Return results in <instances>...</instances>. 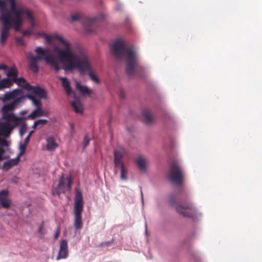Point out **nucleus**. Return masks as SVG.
Wrapping results in <instances>:
<instances>
[{
  "label": "nucleus",
  "mask_w": 262,
  "mask_h": 262,
  "mask_svg": "<svg viewBox=\"0 0 262 262\" xmlns=\"http://www.w3.org/2000/svg\"><path fill=\"white\" fill-rule=\"evenodd\" d=\"M111 51L118 60L124 59L126 62V73L129 76L134 75L137 69L143 70L144 68L140 64L138 55L133 46H126L122 40L115 41Z\"/></svg>",
  "instance_id": "f257e3e1"
},
{
  "label": "nucleus",
  "mask_w": 262,
  "mask_h": 262,
  "mask_svg": "<svg viewBox=\"0 0 262 262\" xmlns=\"http://www.w3.org/2000/svg\"><path fill=\"white\" fill-rule=\"evenodd\" d=\"M73 56L74 57L64 64V69L70 71L77 69L81 75L88 73L91 80L99 83V78L93 72L89 58L81 47L78 49Z\"/></svg>",
  "instance_id": "f03ea898"
},
{
  "label": "nucleus",
  "mask_w": 262,
  "mask_h": 262,
  "mask_svg": "<svg viewBox=\"0 0 262 262\" xmlns=\"http://www.w3.org/2000/svg\"><path fill=\"white\" fill-rule=\"evenodd\" d=\"M42 34L48 43H51L53 39H56L59 41L62 47L61 49L57 47L54 48V50L57 52L59 61L64 64L68 60L74 57V53L80 47L78 45H72L67 40L57 34L53 35H49L46 33H42Z\"/></svg>",
  "instance_id": "7ed1b4c3"
},
{
  "label": "nucleus",
  "mask_w": 262,
  "mask_h": 262,
  "mask_svg": "<svg viewBox=\"0 0 262 262\" xmlns=\"http://www.w3.org/2000/svg\"><path fill=\"white\" fill-rule=\"evenodd\" d=\"M34 51L37 54L36 56L30 53L28 57L29 60V68L34 73L38 72V61L42 60H45L46 63L53 68L56 72L61 69L57 60L51 55H47V53H49V49L43 50L42 48L37 47Z\"/></svg>",
  "instance_id": "20e7f679"
},
{
  "label": "nucleus",
  "mask_w": 262,
  "mask_h": 262,
  "mask_svg": "<svg viewBox=\"0 0 262 262\" xmlns=\"http://www.w3.org/2000/svg\"><path fill=\"white\" fill-rule=\"evenodd\" d=\"M169 203L173 205L177 213L185 217L192 218L196 213V210L194 205L189 201L184 203H176V197L171 194L169 196Z\"/></svg>",
  "instance_id": "39448f33"
},
{
  "label": "nucleus",
  "mask_w": 262,
  "mask_h": 262,
  "mask_svg": "<svg viewBox=\"0 0 262 262\" xmlns=\"http://www.w3.org/2000/svg\"><path fill=\"white\" fill-rule=\"evenodd\" d=\"M83 210V201L82 193L77 190L76 191L74 204V222L73 225L75 230L82 228V212Z\"/></svg>",
  "instance_id": "423d86ee"
},
{
  "label": "nucleus",
  "mask_w": 262,
  "mask_h": 262,
  "mask_svg": "<svg viewBox=\"0 0 262 262\" xmlns=\"http://www.w3.org/2000/svg\"><path fill=\"white\" fill-rule=\"evenodd\" d=\"M0 7L2 9L0 16V20L3 23V27L1 30L0 42L4 45L9 36V32L11 28L14 25L10 20V12L8 9H4V4L0 3Z\"/></svg>",
  "instance_id": "0eeeda50"
},
{
  "label": "nucleus",
  "mask_w": 262,
  "mask_h": 262,
  "mask_svg": "<svg viewBox=\"0 0 262 262\" xmlns=\"http://www.w3.org/2000/svg\"><path fill=\"white\" fill-rule=\"evenodd\" d=\"M71 19L73 21H80L88 33L94 31L102 21L101 19L96 17L92 18L85 17L80 13L72 15Z\"/></svg>",
  "instance_id": "6e6552de"
},
{
  "label": "nucleus",
  "mask_w": 262,
  "mask_h": 262,
  "mask_svg": "<svg viewBox=\"0 0 262 262\" xmlns=\"http://www.w3.org/2000/svg\"><path fill=\"white\" fill-rule=\"evenodd\" d=\"M168 178L171 183L178 185L182 184L184 180L183 170L178 162L173 161L171 163Z\"/></svg>",
  "instance_id": "1a4fd4ad"
},
{
  "label": "nucleus",
  "mask_w": 262,
  "mask_h": 262,
  "mask_svg": "<svg viewBox=\"0 0 262 262\" xmlns=\"http://www.w3.org/2000/svg\"><path fill=\"white\" fill-rule=\"evenodd\" d=\"M27 97L28 99L32 102L33 105L36 107V108L28 116V119L33 120L37 117L49 116V112L42 110L41 108L42 103L39 99L35 98L31 94H27Z\"/></svg>",
  "instance_id": "9d476101"
},
{
  "label": "nucleus",
  "mask_w": 262,
  "mask_h": 262,
  "mask_svg": "<svg viewBox=\"0 0 262 262\" xmlns=\"http://www.w3.org/2000/svg\"><path fill=\"white\" fill-rule=\"evenodd\" d=\"M19 104L20 99H18L15 101H13L12 102L8 104L4 105L2 109L3 119L5 121L11 122H16L17 120H20L19 118L17 117L13 114L8 113L9 111H13Z\"/></svg>",
  "instance_id": "9b49d317"
},
{
  "label": "nucleus",
  "mask_w": 262,
  "mask_h": 262,
  "mask_svg": "<svg viewBox=\"0 0 262 262\" xmlns=\"http://www.w3.org/2000/svg\"><path fill=\"white\" fill-rule=\"evenodd\" d=\"M20 120H17L16 122H11L6 121L0 124V135L8 137L9 136L11 130L18 125Z\"/></svg>",
  "instance_id": "f8f14e48"
},
{
  "label": "nucleus",
  "mask_w": 262,
  "mask_h": 262,
  "mask_svg": "<svg viewBox=\"0 0 262 262\" xmlns=\"http://www.w3.org/2000/svg\"><path fill=\"white\" fill-rule=\"evenodd\" d=\"M4 98L6 100H12L15 101L17 99H20V104L22 103L24 99L27 98V95L22 96L21 90L16 89L12 91L11 92L6 93L5 95Z\"/></svg>",
  "instance_id": "ddd939ff"
},
{
  "label": "nucleus",
  "mask_w": 262,
  "mask_h": 262,
  "mask_svg": "<svg viewBox=\"0 0 262 262\" xmlns=\"http://www.w3.org/2000/svg\"><path fill=\"white\" fill-rule=\"evenodd\" d=\"M69 256L68 242L66 239H62L60 242L59 250L56 257V260L66 259Z\"/></svg>",
  "instance_id": "4468645a"
},
{
  "label": "nucleus",
  "mask_w": 262,
  "mask_h": 262,
  "mask_svg": "<svg viewBox=\"0 0 262 262\" xmlns=\"http://www.w3.org/2000/svg\"><path fill=\"white\" fill-rule=\"evenodd\" d=\"M30 94L32 95L35 98V96H38L41 99H46L47 94L45 91L39 86H34L30 85L27 91Z\"/></svg>",
  "instance_id": "2eb2a0df"
},
{
  "label": "nucleus",
  "mask_w": 262,
  "mask_h": 262,
  "mask_svg": "<svg viewBox=\"0 0 262 262\" xmlns=\"http://www.w3.org/2000/svg\"><path fill=\"white\" fill-rule=\"evenodd\" d=\"M8 191L3 190L0 191V204L4 208H8L10 206V201L8 199Z\"/></svg>",
  "instance_id": "dca6fc26"
},
{
  "label": "nucleus",
  "mask_w": 262,
  "mask_h": 262,
  "mask_svg": "<svg viewBox=\"0 0 262 262\" xmlns=\"http://www.w3.org/2000/svg\"><path fill=\"white\" fill-rule=\"evenodd\" d=\"M20 159L19 156H17L15 158L10 159L4 163L2 168L4 171H7L13 166L17 165Z\"/></svg>",
  "instance_id": "f3484780"
},
{
  "label": "nucleus",
  "mask_w": 262,
  "mask_h": 262,
  "mask_svg": "<svg viewBox=\"0 0 262 262\" xmlns=\"http://www.w3.org/2000/svg\"><path fill=\"white\" fill-rule=\"evenodd\" d=\"M58 79L61 81L62 86H63L67 94L68 95H70L72 94L75 95V94H74V93H73L72 91L70 82L69 81L67 78L63 77H58Z\"/></svg>",
  "instance_id": "a211bd4d"
},
{
  "label": "nucleus",
  "mask_w": 262,
  "mask_h": 262,
  "mask_svg": "<svg viewBox=\"0 0 262 262\" xmlns=\"http://www.w3.org/2000/svg\"><path fill=\"white\" fill-rule=\"evenodd\" d=\"M47 150L48 151H54L56 149L58 145L56 143L55 140L53 137H49L47 139Z\"/></svg>",
  "instance_id": "6ab92c4d"
},
{
  "label": "nucleus",
  "mask_w": 262,
  "mask_h": 262,
  "mask_svg": "<svg viewBox=\"0 0 262 262\" xmlns=\"http://www.w3.org/2000/svg\"><path fill=\"white\" fill-rule=\"evenodd\" d=\"M143 121L146 124H150L154 121V118L148 110H144L142 111Z\"/></svg>",
  "instance_id": "aec40b11"
},
{
  "label": "nucleus",
  "mask_w": 262,
  "mask_h": 262,
  "mask_svg": "<svg viewBox=\"0 0 262 262\" xmlns=\"http://www.w3.org/2000/svg\"><path fill=\"white\" fill-rule=\"evenodd\" d=\"M136 162L141 170L145 171L146 170L147 161L144 158L140 156H138L136 158Z\"/></svg>",
  "instance_id": "412c9836"
},
{
  "label": "nucleus",
  "mask_w": 262,
  "mask_h": 262,
  "mask_svg": "<svg viewBox=\"0 0 262 262\" xmlns=\"http://www.w3.org/2000/svg\"><path fill=\"white\" fill-rule=\"evenodd\" d=\"M13 82L16 83L19 86L21 87L27 91H28L29 86H30V84L28 83L23 77L15 79Z\"/></svg>",
  "instance_id": "4be33fe9"
},
{
  "label": "nucleus",
  "mask_w": 262,
  "mask_h": 262,
  "mask_svg": "<svg viewBox=\"0 0 262 262\" xmlns=\"http://www.w3.org/2000/svg\"><path fill=\"white\" fill-rule=\"evenodd\" d=\"M76 88L83 95H90L91 93L90 90L87 86L81 85L78 81L76 82Z\"/></svg>",
  "instance_id": "5701e85b"
},
{
  "label": "nucleus",
  "mask_w": 262,
  "mask_h": 262,
  "mask_svg": "<svg viewBox=\"0 0 262 262\" xmlns=\"http://www.w3.org/2000/svg\"><path fill=\"white\" fill-rule=\"evenodd\" d=\"M18 71L15 67L10 68L7 73V75L9 78H11V80L14 82V79H16L18 76Z\"/></svg>",
  "instance_id": "b1692460"
},
{
  "label": "nucleus",
  "mask_w": 262,
  "mask_h": 262,
  "mask_svg": "<svg viewBox=\"0 0 262 262\" xmlns=\"http://www.w3.org/2000/svg\"><path fill=\"white\" fill-rule=\"evenodd\" d=\"M13 82L9 78H5L0 81V90L5 88H10L13 85Z\"/></svg>",
  "instance_id": "393cba45"
},
{
  "label": "nucleus",
  "mask_w": 262,
  "mask_h": 262,
  "mask_svg": "<svg viewBox=\"0 0 262 262\" xmlns=\"http://www.w3.org/2000/svg\"><path fill=\"white\" fill-rule=\"evenodd\" d=\"M74 112L76 113H82V106L79 100H75L71 103Z\"/></svg>",
  "instance_id": "a878e982"
},
{
  "label": "nucleus",
  "mask_w": 262,
  "mask_h": 262,
  "mask_svg": "<svg viewBox=\"0 0 262 262\" xmlns=\"http://www.w3.org/2000/svg\"><path fill=\"white\" fill-rule=\"evenodd\" d=\"M19 119H20L19 125H20L19 132L20 137H23L27 131V125L23 118H19Z\"/></svg>",
  "instance_id": "bb28decb"
},
{
  "label": "nucleus",
  "mask_w": 262,
  "mask_h": 262,
  "mask_svg": "<svg viewBox=\"0 0 262 262\" xmlns=\"http://www.w3.org/2000/svg\"><path fill=\"white\" fill-rule=\"evenodd\" d=\"M125 150L124 148H120L114 151V159L121 160L125 154Z\"/></svg>",
  "instance_id": "cd10ccee"
},
{
  "label": "nucleus",
  "mask_w": 262,
  "mask_h": 262,
  "mask_svg": "<svg viewBox=\"0 0 262 262\" xmlns=\"http://www.w3.org/2000/svg\"><path fill=\"white\" fill-rule=\"evenodd\" d=\"M22 15H26L27 18L30 20H33L34 19L33 16L31 11L28 9L22 8L20 10V17L22 18Z\"/></svg>",
  "instance_id": "c85d7f7f"
},
{
  "label": "nucleus",
  "mask_w": 262,
  "mask_h": 262,
  "mask_svg": "<svg viewBox=\"0 0 262 262\" xmlns=\"http://www.w3.org/2000/svg\"><path fill=\"white\" fill-rule=\"evenodd\" d=\"M57 189L61 190L62 193H64L65 192V186H64V177L62 175L59 180V183L57 185Z\"/></svg>",
  "instance_id": "c756f323"
},
{
  "label": "nucleus",
  "mask_w": 262,
  "mask_h": 262,
  "mask_svg": "<svg viewBox=\"0 0 262 262\" xmlns=\"http://www.w3.org/2000/svg\"><path fill=\"white\" fill-rule=\"evenodd\" d=\"M38 233L40 235L41 237H43L45 234L44 229V222L42 221L38 228Z\"/></svg>",
  "instance_id": "7c9ffc66"
},
{
  "label": "nucleus",
  "mask_w": 262,
  "mask_h": 262,
  "mask_svg": "<svg viewBox=\"0 0 262 262\" xmlns=\"http://www.w3.org/2000/svg\"><path fill=\"white\" fill-rule=\"evenodd\" d=\"M114 162L115 166L120 168V169H121L122 168H124V167H125V165L122 162L121 160L114 159Z\"/></svg>",
  "instance_id": "2f4dec72"
},
{
  "label": "nucleus",
  "mask_w": 262,
  "mask_h": 262,
  "mask_svg": "<svg viewBox=\"0 0 262 262\" xmlns=\"http://www.w3.org/2000/svg\"><path fill=\"white\" fill-rule=\"evenodd\" d=\"M127 169L125 167L124 168L121 169L120 178L122 180H126L127 179Z\"/></svg>",
  "instance_id": "473e14b6"
},
{
  "label": "nucleus",
  "mask_w": 262,
  "mask_h": 262,
  "mask_svg": "<svg viewBox=\"0 0 262 262\" xmlns=\"http://www.w3.org/2000/svg\"><path fill=\"white\" fill-rule=\"evenodd\" d=\"M15 41L17 45L20 46H24L25 45V40L22 37H16L15 39Z\"/></svg>",
  "instance_id": "72a5a7b5"
},
{
  "label": "nucleus",
  "mask_w": 262,
  "mask_h": 262,
  "mask_svg": "<svg viewBox=\"0 0 262 262\" xmlns=\"http://www.w3.org/2000/svg\"><path fill=\"white\" fill-rule=\"evenodd\" d=\"M38 126L40 125L41 126L45 125L48 123V120L46 119H39L36 120Z\"/></svg>",
  "instance_id": "f704fd0d"
},
{
  "label": "nucleus",
  "mask_w": 262,
  "mask_h": 262,
  "mask_svg": "<svg viewBox=\"0 0 262 262\" xmlns=\"http://www.w3.org/2000/svg\"><path fill=\"white\" fill-rule=\"evenodd\" d=\"M90 139L88 138V136L85 135L83 141V148H85L88 145Z\"/></svg>",
  "instance_id": "c9c22d12"
},
{
  "label": "nucleus",
  "mask_w": 262,
  "mask_h": 262,
  "mask_svg": "<svg viewBox=\"0 0 262 262\" xmlns=\"http://www.w3.org/2000/svg\"><path fill=\"white\" fill-rule=\"evenodd\" d=\"M26 146L27 145H25V144L20 145V151L19 154L17 156H19V158H20V157L24 154L25 150H26Z\"/></svg>",
  "instance_id": "e433bc0d"
},
{
  "label": "nucleus",
  "mask_w": 262,
  "mask_h": 262,
  "mask_svg": "<svg viewBox=\"0 0 262 262\" xmlns=\"http://www.w3.org/2000/svg\"><path fill=\"white\" fill-rule=\"evenodd\" d=\"M0 145L2 146L7 147L9 146V143L5 139H0Z\"/></svg>",
  "instance_id": "4c0bfd02"
},
{
  "label": "nucleus",
  "mask_w": 262,
  "mask_h": 262,
  "mask_svg": "<svg viewBox=\"0 0 262 262\" xmlns=\"http://www.w3.org/2000/svg\"><path fill=\"white\" fill-rule=\"evenodd\" d=\"M33 32V30L32 29H28L25 31L23 32V35L24 36H27L31 35Z\"/></svg>",
  "instance_id": "58836bf2"
},
{
  "label": "nucleus",
  "mask_w": 262,
  "mask_h": 262,
  "mask_svg": "<svg viewBox=\"0 0 262 262\" xmlns=\"http://www.w3.org/2000/svg\"><path fill=\"white\" fill-rule=\"evenodd\" d=\"M67 181H68V184H67V188L68 190H71V186L72 184V180L71 177H67Z\"/></svg>",
  "instance_id": "ea45409f"
},
{
  "label": "nucleus",
  "mask_w": 262,
  "mask_h": 262,
  "mask_svg": "<svg viewBox=\"0 0 262 262\" xmlns=\"http://www.w3.org/2000/svg\"><path fill=\"white\" fill-rule=\"evenodd\" d=\"M60 232V228L59 226L57 227L55 233L54 234V238L57 239L58 237L59 236Z\"/></svg>",
  "instance_id": "a19ab883"
},
{
  "label": "nucleus",
  "mask_w": 262,
  "mask_h": 262,
  "mask_svg": "<svg viewBox=\"0 0 262 262\" xmlns=\"http://www.w3.org/2000/svg\"><path fill=\"white\" fill-rule=\"evenodd\" d=\"M61 193H62L61 190H59L57 188L54 189L52 190V194L54 195H59Z\"/></svg>",
  "instance_id": "79ce46f5"
},
{
  "label": "nucleus",
  "mask_w": 262,
  "mask_h": 262,
  "mask_svg": "<svg viewBox=\"0 0 262 262\" xmlns=\"http://www.w3.org/2000/svg\"><path fill=\"white\" fill-rule=\"evenodd\" d=\"M70 126L71 127V134H74L75 133L74 124L73 123H70Z\"/></svg>",
  "instance_id": "37998d69"
},
{
  "label": "nucleus",
  "mask_w": 262,
  "mask_h": 262,
  "mask_svg": "<svg viewBox=\"0 0 262 262\" xmlns=\"http://www.w3.org/2000/svg\"><path fill=\"white\" fill-rule=\"evenodd\" d=\"M4 152H5L4 149L2 147L0 146V161L3 159L2 155Z\"/></svg>",
  "instance_id": "c03bdc74"
},
{
  "label": "nucleus",
  "mask_w": 262,
  "mask_h": 262,
  "mask_svg": "<svg viewBox=\"0 0 262 262\" xmlns=\"http://www.w3.org/2000/svg\"><path fill=\"white\" fill-rule=\"evenodd\" d=\"M112 243V241L105 242L101 244V246H108Z\"/></svg>",
  "instance_id": "a18cd8bd"
},
{
  "label": "nucleus",
  "mask_w": 262,
  "mask_h": 262,
  "mask_svg": "<svg viewBox=\"0 0 262 262\" xmlns=\"http://www.w3.org/2000/svg\"><path fill=\"white\" fill-rule=\"evenodd\" d=\"M30 137L27 136L25 139L24 140V144H25V145H27L29 142V140H30Z\"/></svg>",
  "instance_id": "49530a36"
},
{
  "label": "nucleus",
  "mask_w": 262,
  "mask_h": 262,
  "mask_svg": "<svg viewBox=\"0 0 262 262\" xmlns=\"http://www.w3.org/2000/svg\"><path fill=\"white\" fill-rule=\"evenodd\" d=\"M8 69V67L6 65L2 64H0V70H6Z\"/></svg>",
  "instance_id": "de8ad7c7"
},
{
  "label": "nucleus",
  "mask_w": 262,
  "mask_h": 262,
  "mask_svg": "<svg viewBox=\"0 0 262 262\" xmlns=\"http://www.w3.org/2000/svg\"><path fill=\"white\" fill-rule=\"evenodd\" d=\"M37 121L36 120L35 121H34L32 127L33 128V129H35L37 128V127L38 126V125H37Z\"/></svg>",
  "instance_id": "09e8293b"
},
{
  "label": "nucleus",
  "mask_w": 262,
  "mask_h": 262,
  "mask_svg": "<svg viewBox=\"0 0 262 262\" xmlns=\"http://www.w3.org/2000/svg\"><path fill=\"white\" fill-rule=\"evenodd\" d=\"M30 23H31V26L32 27H34L35 26L34 19H33V20H30Z\"/></svg>",
  "instance_id": "8fccbe9b"
},
{
  "label": "nucleus",
  "mask_w": 262,
  "mask_h": 262,
  "mask_svg": "<svg viewBox=\"0 0 262 262\" xmlns=\"http://www.w3.org/2000/svg\"><path fill=\"white\" fill-rule=\"evenodd\" d=\"M119 96L121 98H123L124 97V95L123 93V92L122 91H120L119 94Z\"/></svg>",
  "instance_id": "3c124183"
},
{
  "label": "nucleus",
  "mask_w": 262,
  "mask_h": 262,
  "mask_svg": "<svg viewBox=\"0 0 262 262\" xmlns=\"http://www.w3.org/2000/svg\"><path fill=\"white\" fill-rule=\"evenodd\" d=\"M34 132V130H31V131H30V132H29V134H28V137H31V136H32V135L33 134Z\"/></svg>",
  "instance_id": "603ef678"
},
{
  "label": "nucleus",
  "mask_w": 262,
  "mask_h": 262,
  "mask_svg": "<svg viewBox=\"0 0 262 262\" xmlns=\"http://www.w3.org/2000/svg\"><path fill=\"white\" fill-rule=\"evenodd\" d=\"M26 112L23 111V112H22L20 113V114H21V115H24V114H26Z\"/></svg>",
  "instance_id": "864d4df0"
},
{
  "label": "nucleus",
  "mask_w": 262,
  "mask_h": 262,
  "mask_svg": "<svg viewBox=\"0 0 262 262\" xmlns=\"http://www.w3.org/2000/svg\"><path fill=\"white\" fill-rule=\"evenodd\" d=\"M141 195L142 196V191L141 192Z\"/></svg>",
  "instance_id": "5fc2aeb1"
}]
</instances>
